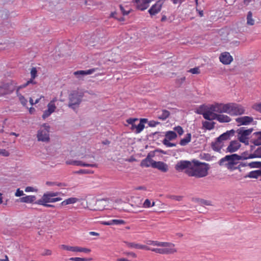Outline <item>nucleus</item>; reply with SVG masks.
<instances>
[{
  "label": "nucleus",
  "mask_w": 261,
  "mask_h": 261,
  "mask_svg": "<svg viewBox=\"0 0 261 261\" xmlns=\"http://www.w3.org/2000/svg\"><path fill=\"white\" fill-rule=\"evenodd\" d=\"M193 164L192 170H186V173L190 176H195L198 178L206 176L208 174L209 169L208 164L200 162L193 160Z\"/></svg>",
  "instance_id": "1"
},
{
  "label": "nucleus",
  "mask_w": 261,
  "mask_h": 261,
  "mask_svg": "<svg viewBox=\"0 0 261 261\" xmlns=\"http://www.w3.org/2000/svg\"><path fill=\"white\" fill-rule=\"evenodd\" d=\"M83 95L79 94L77 91H73L68 96L69 102L68 106L73 109L75 110L77 108L82 101Z\"/></svg>",
  "instance_id": "2"
},
{
  "label": "nucleus",
  "mask_w": 261,
  "mask_h": 261,
  "mask_svg": "<svg viewBox=\"0 0 261 261\" xmlns=\"http://www.w3.org/2000/svg\"><path fill=\"white\" fill-rule=\"evenodd\" d=\"M239 160H241V158L237 154L227 155L219 161V164L220 166L225 164L228 168H231L232 166L237 164L236 161Z\"/></svg>",
  "instance_id": "3"
},
{
  "label": "nucleus",
  "mask_w": 261,
  "mask_h": 261,
  "mask_svg": "<svg viewBox=\"0 0 261 261\" xmlns=\"http://www.w3.org/2000/svg\"><path fill=\"white\" fill-rule=\"evenodd\" d=\"M228 114L230 115H240L245 112L244 107L236 103H228Z\"/></svg>",
  "instance_id": "4"
},
{
  "label": "nucleus",
  "mask_w": 261,
  "mask_h": 261,
  "mask_svg": "<svg viewBox=\"0 0 261 261\" xmlns=\"http://www.w3.org/2000/svg\"><path fill=\"white\" fill-rule=\"evenodd\" d=\"M228 103L223 104L217 103L210 106V112L212 113L211 117H213V114H217V113H226L228 114Z\"/></svg>",
  "instance_id": "5"
},
{
  "label": "nucleus",
  "mask_w": 261,
  "mask_h": 261,
  "mask_svg": "<svg viewBox=\"0 0 261 261\" xmlns=\"http://www.w3.org/2000/svg\"><path fill=\"white\" fill-rule=\"evenodd\" d=\"M193 164V161H180L176 164L175 168L178 171H181L184 169L192 170Z\"/></svg>",
  "instance_id": "6"
},
{
  "label": "nucleus",
  "mask_w": 261,
  "mask_h": 261,
  "mask_svg": "<svg viewBox=\"0 0 261 261\" xmlns=\"http://www.w3.org/2000/svg\"><path fill=\"white\" fill-rule=\"evenodd\" d=\"M252 128L248 129H245L244 127H241L238 129L237 132L238 134V141H244V140L249 139V136L253 132Z\"/></svg>",
  "instance_id": "7"
},
{
  "label": "nucleus",
  "mask_w": 261,
  "mask_h": 261,
  "mask_svg": "<svg viewBox=\"0 0 261 261\" xmlns=\"http://www.w3.org/2000/svg\"><path fill=\"white\" fill-rule=\"evenodd\" d=\"M174 247L171 246L164 248H150L149 250L161 254H173L177 252V249L174 248Z\"/></svg>",
  "instance_id": "8"
},
{
  "label": "nucleus",
  "mask_w": 261,
  "mask_h": 261,
  "mask_svg": "<svg viewBox=\"0 0 261 261\" xmlns=\"http://www.w3.org/2000/svg\"><path fill=\"white\" fill-rule=\"evenodd\" d=\"M196 113L202 115L204 119L207 120H210L211 114H212L210 112V107L202 105L196 110Z\"/></svg>",
  "instance_id": "9"
},
{
  "label": "nucleus",
  "mask_w": 261,
  "mask_h": 261,
  "mask_svg": "<svg viewBox=\"0 0 261 261\" xmlns=\"http://www.w3.org/2000/svg\"><path fill=\"white\" fill-rule=\"evenodd\" d=\"M49 130L47 129H39L37 132L38 141L44 142H48L50 140Z\"/></svg>",
  "instance_id": "10"
},
{
  "label": "nucleus",
  "mask_w": 261,
  "mask_h": 261,
  "mask_svg": "<svg viewBox=\"0 0 261 261\" xmlns=\"http://www.w3.org/2000/svg\"><path fill=\"white\" fill-rule=\"evenodd\" d=\"M152 0H133L137 9L143 11L149 7V4Z\"/></svg>",
  "instance_id": "11"
},
{
  "label": "nucleus",
  "mask_w": 261,
  "mask_h": 261,
  "mask_svg": "<svg viewBox=\"0 0 261 261\" xmlns=\"http://www.w3.org/2000/svg\"><path fill=\"white\" fill-rule=\"evenodd\" d=\"M241 146V143L238 140L231 141L226 148V152L233 153L237 151Z\"/></svg>",
  "instance_id": "12"
},
{
  "label": "nucleus",
  "mask_w": 261,
  "mask_h": 261,
  "mask_svg": "<svg viewBox=\"0 0 261 261\" xmlns=\"http://www.w3.org/2000/svg\"><path fill=\"white\" fill-rule=\"evenodd\" d=\"M37 70L35 67H33L31 71V78L27 81L25 84H22L18 87V90L26 87L30 84H35L36 82L34 81V79L37 76Z\"/></svg>",
  "instance_id": "13"
},
{
  "label": "nucleus",
  "mask_w": 261,
  "mask_h": 261,
  "mask_svg": "<svg viewBox=\"0 0 261 261\" xmlns=\"http://www.w3.org/2000/svg\"><path fill=\"white\" fill-rule=\"evenodd\" d=\"M106 203L107 201L104 199L97 200L95 201V205L90 208L93 211H102L105 208Z\"/></svg>",
  "instance_id": "14"
},
{
  "label": "nucleus",
  "mask_w": 261,
  "mask_h": 261,
  "mask_svg": "<svg viewBox=\"0 0 261 261\" xmlns=\"http://www.w3.org/2000/svg\"><path fill=\"white\" fill-rule=\"evenodd\" d=\"M220 61L224 64H229L233 60L232 56L228 52L222 53L219 57Z\"/></svg>",
  "instance_id": "15"
},
{
  "label": "nucleus",
  "mask_w": 261,
  "mask_h": 261,
  "mask_svg": "<svg viewBox=\"0 0 261 261\" xmlns=\"http://www.w3.org/2000/svg\"><path fill=\"white\" fill-rule=\"evenodd\" d=\"M215 119L221 123L229 122L231 121V118L229 116L223 114H213V117H211L210 120Z\"/></svg>",
  "instance_id": "16"
},
{
  "label": "nucleus",
  "mask_w": 261,
  "mask_h": 261,
  "mask_svg": "<svg viewBox=\"0 0 261 261\" xmlns=\"http://www.w3.org/2000/svg\"><path fill=\"white\" fill-rule=\"evenodd\" d=\"M235 132H236L234 129H231L227 131L217 138V142L221 143L223 141L229 140L231 136L234 135Z\"/></svg>",
  "instance_id": "17"
},
{
  "label": "nucleus",
  "mask_w": 261,
  "mask_h": 261,
  "mask_svg": "<svg viewBox=\"0 0 261 261\" xmlns=\"http://www.w3.org/2000/svg\"><path fill=\"white\" fill-rule=\"evenodd\" d=\"M152 168H156L163 172H166L168 170V166L167 164L161 161L153 162Z\"/></svg>",
  "instance_id": "18"
},
{
  "label": "nucleus",
  "mask_w": 261,
  "mask_h": 261,
  "mask_svg": "<svg viewBox=\"0 0 261 261\" xmlns=\"http://www.w3.org/2000/svg\"><path fill=\"white\" fill-rule=\"evenodd\" d=\"M250 142L255 145L259 146L261 145V131L256 132L252 135L251 137Z\"/></svg>",
  "instance_id": "19"
},
{
  "label": "nucleus",
  "mask_w": 261,
  "mask_h": 261,
  "mask_svg": "<svg viewBox=\"0 0 261 261\" xmlns=\"http://www.w3.org/2000/svg\"><path fill=\"white\" fill-rule=\"evenodd\" d=\"M139 119L137 118H130L127 119L126 121V122L130 125V129L134 132L136 134H139L142 131H138V125H136L135 122L138 121Z\"/></svg>",
  "instance_id": "20"
},
{
  "label": "nucleus",
  "mask_w": 261,
  "mask_h": 261,
  "mask_svg": "<svg viewBox=\"0 0 261 261\" xmlns=\"http://www.w3.org/2000/svg\"><path fill=\"white\" fill-rule=\"evenodd\" d=\"M163 3L161 1H158L156 3L152 5L149 9L148 12L150 15H154L160 11Z\"/></svg>",
  "instance_id": "21"
},
{
  "label": "nucleus",
  "mask_w": 261,
  "mask_h": 261,
  "mask_svg": "<svg viewBox=\"0 0 261 261\" xmlns=\"http://www.w3.org/2000/svg\"><path fill=\"white\" fill-rule=\"evenodd\" d=\"M0 88L4 90L3 92L4 94H9L15 90V87L11 83H9L3 84L0 86Z\"/></svg>",
  "instance_id": "22"
},
{
  "label": "nucleus",
  "mask_w": 261,
  "mask_h": 261,
  "mask_svg": "<svg viewBox=\"0 0 261 261\" xmlns=\"http://www.w3.org/2000/svg\"><path fill=\"white\" fill-rule=\"evenodd\" d=\"M253 118L249 116H244L237 118L236 121L239 125H248L253 121Z\"/></svg>",
  "instance_id": "23"
},
{
  "label": "nucleus",
  "mask_w": 261,
  "mask_h": 261,
  "mask_svg": "<svg viewBox=\"0 0 261 261\" xmlns=\"http://www.w3.org/2000/svg\"><path fill=\"white\" fill-rule=\"evenodd\" d=\"M147 244L150 245H152L153 246L160 247H170L171 246H174V244L171 243L154 241L151 240L147 241Z\"/></svg>",
  "instance_id": "24"
},
{
  "label": "nucleus",
  "mask_w": 261,
  "mask_h": 261,
  "mask_svg": "<svg viewBox=\"0 0 261 261\" xmlns=\"http://www.w3.org/2000/svg\"><path fill=\"white\" fill-rule=\"evenodd\" d=\"M99 37H98L97 34H92L89 37V36L87 37V39L88 40V42L87 43V45L89 46H94L96 45V43L98 42L99 40Z\"/></svg>",
  "instance_id": "25"
},
{
  "label": "nucleus",
  "mask_w": 261,
  "mask_h": 261,
  "mask_svg": "<svg viewBox=\"0 0 261 261\" xmlns=\"http://www.w3.org/2000/svg\"><path fill=\"white\" fill-rule=\"evenodd\" d=\"M36 199V197L35 195H29L25 197L20 198L18 201L23 203H33Z\"/></svg>",
  "instance_id": "26"
},
{
  "label": "nucleus",
  "mask_w": 261,
  "mask_h": 261,
  "mask_svg": "<svg viewBox=\"0 0 261 261\" xmlns=\"http://www.w3.org/2000/svg\"><path fill=\"white\" fill-rule=\"evenodd\" d=\"M40 200H43V203H48L60 201L62 200V198L60 197L53 198L51 197L47 196L46 194H43Z\"/></svg>",
  "instance_id": "27"
},
{
  "label": "nucleus",
  "mask_w": 261,
  "mask_h": 261,
  "mask_svg": "<svg viewBox=\"0 0 261 261\" xmlns=\"http://www.w3.org/2000/svg\"><path fill=\"white\" fill-rule=\"evenodd\" d=\"M125 243L126 244L128 247L130 248H135L139 249H146L147 250H150V248L146 245H140L134 243H129L127 242H125Z\"/></svg>",
  "instance_id": "28"
},
{
  "label": "nucleus",
  "mask_w": 261,
  "mask_h": 261,
  "mask_svg": "<svg viewBox=\"0 0 261 261\" xmlns=\"http://www.w3.org/2000/svg\"><path fill=\"white\" fill-rule=\"evenodd\" d=\"M158 114V118L162 120H166L170 115V112L166 110H162L161 112L159 111Z\"/></svg>",
  "instance_id": "29"
},
{
  "label": "nucleus",
  "mask_w": 261,
  "mask_h": 261,
  "mask_svg": "<svg viewBox=\"0 0 261 261\" xmlns=\"http://www.w3.org/2000/svg\"><path fill=\"white\" fill-rule=\"evenodd\" d=\"M153 162H155L152 159H149V158H146L143 160L141 163L140 166L142 167H149L150 166L152 167V164Z\"/></svg>",
  "instance_id": "30"
},
{
  "label": "nucleus",
  "mask_w": 261,
  "mask_h": 261,
  "mask_svg": "<svg viewBox=\"0 0 261 261\" xmlns=\"http://www.w3.org/2000/svg\"><path fill=\"white\" fill-rule=\"evenodd\" d=\"M259 176H261V170H257L251 171L249 174L245 176V178L249 177L253 178H257ZM261 180V178H260Z\"/></svg>",
  "instance_id": "31"
},
{
  "label": "nucleus",
  "mask_w": 261,
  "mask_h": 261,
  "mask_svg": "<svg viewBox=\"0 0 261 261\" xmlns=\"http://www.w3.org/2000/svg\"><path fill=\"white\" fill-rule=\"evenodd\" d=\"M177 134L173 131H168L166 133L165 135V139L168 141L173 140L177 138Z\"/></svg>",
  "instance_id": "32"
},
{
  "label": "nucleus",
  "mask_w": 261,
  "mask_h": 261,
  "mask_svg": "<svg viewBox=\"0 0 261 261\" xmlns=\"http://www.w3.org/2000/svg\"><path fill=\"white\" fill-rule=\"evenodd\" d=\"M191 134L190 133H188L184 138L180 140L179 144L181 146H186L191 141Z\"/></svg>",
  "instance_id": "33"
},
{
  "label": "nucleus",
  "mask_w": 261,
  "mask_h": 261,
  "mask_svg": "<svg viewBox=\"0 0 261 261\" xmlns=\"http://www.w3.org/2000/svg\"><path fill=\"white\" fill-rule=\"evenodd\" d=\"M78 201H79V199L77 198H74V197H71V198H68V199L64 200L63 201H62L61 203V205L62 206L66 205H68L69 204L74 203Z\"/></svg>",
  "instance_id": "34"
},
{
  "label": "nucleus",
  "mask_w": 261,
  "mask_h": 261,
  "mask_svg": "<svg viewBox=\"0 0 261 261\" xmlns=\"http://www.w3.org/2000/svg\"><path fill=\"white\" fill-rule=\"evenodd\" d=\"M126 222L121 219H115V230L117 231H121L122 229L119 228L120 225H125Z\"/></svg>",
  "instance_id": "35"
},
{
  "label": "nucleus",
  "mask_w": 261,
  "mask_h": 261,
  "mask_svg": "<svg viewBox=\"0 0 261 261\" xmlns=\"http://www.w3.org/2000/svg\"><path fill=\"white\" fill-rule=\"evenodd\" d=\"M84 5L87 6L88 9H95V7L97 4L94 3L92 0H88L84 1Z\"/></svg>",
  "instance_id": "36"
},
{
  "label": "nucleus",
  "mask_w": 261,
  "mask_h": 261,
  "mask_svg": "<svg viewBox=\"0 0 261 261\" xmlns=\"http://www.w3.org/2000/svg\"><path fill=\"white\" fill-rule=\"evenodd\" d=\"M250 158H261V146L258 147L253 153L250 154Z\"/></svg>",
  "instance_id": "37"
},
{
  "label": "nucleus",
  "mask_w": 261,
  "mask_h": 261,
  "mask_svg": "<svg viewBox=\"0 0 261 261\" xmlns=\"http://www.w3.org/2000/svg\"><path fill=\"white\" fill-rule=\"evenodd\" d=\"M215 122H214L204 121L202 123L203 127L208 130L213 129L215 127Z\"/></svg>",
  "instance_id": "38"
},
{
  "label": "nucleus",
  "mask_w": 261,
  "mask_h": 261,
  "mask_svg": "<svg viewBox=\"0 0 261 261\" xmlns=\"http://www.w3.org/2000/svg\"><path fill=\"white\" fill-rule=\"evenodd\" d=\"M148 122V119L146 118H141L140 119V123L138 124V131H142L145 127L144 123Z\"/></svg>",
  "instance_id": "39"
},
{
  "label": "nucleus",
  "mask_w": 261,
  "mask_h": 261,
  "mask_svg": "<svg viewBox=\"0 0 261 261\" xmlns=\"http://www.w3.org/2000/svg\"><path fill=\"white\" fill-rule=\"evenodd\" d=\"M75 166H81L84 167H97V165L96 164H87L83 163L81 161H76Z\"/></svg>",
  "instance_id": "40"
},
{
  "label": "nucleus",
  "mask_w": 261,
  "mask_h": 261,
  "mask_svg": "<svg viewBox=\"0 0 261 261\" xmlns=\"http://www.w3.org/2000/svg\"><path fill=\"white\" fill-rule=\"evenodd\" d=\"M94 71V69H89V70H79V71L74 72V74L75 75H77L79 74L82 75H87V74H90L92 73Z\"/></svg>",
  "instance_id": "41"
},
{
  "label": "nucleus",
  "mask_w": 261,
  "mask_h": 261,
  "mask_svg": "<svg viewBox=\"0 0 261 261\" xmlns=\"http://www.w3.org/2000/svg\"><path fill=\"white\" fill-rule=\"evenodd\" d=\"M221 143V142H218L217 139H216V141L215 143H212V147L214 150L220 152L222 146L219 145V144Z\"/></svg>",
  "instance_id": "42"
},
{
  "label": "nucleus",
  "mask_w": 261,
  "mask_h": 261,
  "mask_svg": "<svg viewBox=\"0 0 261 261\" xmlns=\"http://www.w3.org/2000/svg\"><path fill=\"white\" fill-rule=\"evenodd\" d=\"M219 34L221 36V39L224 40H228V38L227 37L228 33L226 30L222 29V30H220Z\"/></svg>",
  "instance_id": "43"
},
{
  "label": "nucleus",
  "mask_w": 261,
  "mask_h": 261,
  "mask_svg": "<svg viewBox=\"0 0 261 261\" xmlns=\"http://www.w3.org/2000/svg\"><path fill=\"white\" fill-rule=\"evenodd\" d=\"M247 22L246 24L248 25H253L255 24V22L258 23L259 19L257 20L254 19L252 17H246Z\"/></svg>",
  "instance_id": "44"
},
{
  "label": "nucleus",
  "mask_w": 261,
  "mask_h": 261,
  "mask_svg": "<svg viewBox=\"0 0 261 261\" xmlns=\"http://www.w3.org/2000/svg\"><path fill=\"white\" fill-rule=\"evenodd\" d=\"M61 248L64 250L75 252L76 246H70L66 245H61Z\"/></svg>",
  "instance_id": "45"
},
{
  "label": "nucleus",
  "mask_w": 261,
  "mask_h": 261,
  "mask_svg": "<svg viewBox=\"0 0 261 261\" xmlns=\"http://www.w3.org/2000/svg\"><path fill=\"white\" fill-rule=\"evenodd\" d=\"M19 89H17V96L19 97V101L20 102H21V103L23 106H25L27 103V100L25 98V97L22 96V95H21L20 94H18V90Z\"/></svg>",
  "instance_id": "46"
},
{
  "label": "nucleus",
  "mask_w": 261,
  "mask_h": 261,
  "mask_svg": "<svg viewBox=\"0 0 261 261\" xmlns=\"http://www.w3.org/2000/svg\"><path fill=\"white\" fill-rule=\"evenodd\" d=\"M34 203L39 204V205H42L44 206L48 207H54L55 205L52 204H47V203H43V200L39 199L36 201L34 202Z\"/></svg>",
  "instance_id": "47"
},
{
  "label": "nucleus",
  "mask_w": 261,
  "mask_h": 261,
  "mask_svg": "<svg viewBox=\"0 0 261 261\" xmlns=\"http://www.w3.org/2000/svg\"><path fill=\"white\" fill-rule=\"evenodd\" d=\"M90 251L91 250L90 249L76 246L75 252H85L86 253H88L90 252Z\"/></svg>",
  "instance_id": "48"
},
{
  "label": "nucleus",
  "mask_w": 261,
  "mask_h": 261,
  "mask_svg": "<svg viewBox=\"0 0 261 261\" xmlns=\"http://www.w3.org/2000/svg\"><path fill=\"white\" fill-rule=\"evenodd\" d=\"M250 168H261V162H252L248 164Z\"/></svg>",
  "instance_id": "49"
},
{
  "label": "nucleus",
  "mask_w": 261,
  "mask_h": 261,
  "mask_svg": "<svg viewBox=\"0 0 261 261\" xmlns=\"http://www.w3.org/2000/svg\"><path fill=\"white\" fill-rule=\"evenodd\" d=\"M92 259L91 258H81V257H71L69 258L70 260L72 261H88L91 260Z\"/></svg>",
  "instance_id": "50"
},
{
  "label": "nucleus",
  "mask_w": 261,
  "mask_h": 261,
  "mask_svg": "<svg viewBox=\"0 0 261 261\" xmlns=\"http://www.w3.org/2000/svg\"><path fill=\"white\" fill-rule=\"evenodd\" d=\"M47 109L48 110V111L49 112H51V113H53L54 112H55L56 109V106H55V103H52V102H49L48 105H47Z\"/></svg>",
  "instance_id": "51"
},
{
  "label": "nucleus",
  "mask_w": 261,
  "mask_h": 261,
  "mask_svg": "<svg viewBox=\"0 0 261 261\" xmlns=\"http://www.w3.org/2000/svg\"><path fill=\"white\" fill-rule=\"evenodd\" d=\"M115 202L118 203V208L122 210L124 208L123 205L125 204V202L122 201L121 199H118L115 200Z\"/></svg>",
  "instance_id": "52"
},
{
  "label": "nucleus",
  "mask_w": 261,
  "mask_h": 261,
  "mask_svg": "<svg viewBox=\"0 0 261 261\" xmlns=\"http://www.w3.org/2000/svg\"><path fill=\"white\" fill-rule=\"evenodd\" d=\"M162 142L163 144L167 147H174L176 145L175 143H171L169 141H168L166 139H164Z\"/></svg>",
  "instance_id": "53"
},
{
  "label": "nucleus",
  "mask_w": 261,
  "mask_h": 261,
  "mask_svg": "<svg viewBox=\"0 0 261 261\" xmlns=\"http://www.w3.org/2000/svg\"><path fill=\"white\" fill-rule=\"evenodd\" d=\"M239 156L241 158V160L251 159L250 157V154H248L247 151L243 152L240 155H239Z\"/></svg>",
  "instance_id": "54"
},
{
  "label": "nucleus",
  "mask_w": 261,
  "mask_h": 261,
  "mask_svg": "<svg viewBox=\"0 0 261 261\" xmlns=\"http://www.w3.org/2000/svg\"><path fill=\"white\" fill-rule=\"evenodd\" d=\"M119 7H120V10L123 15H128L131 11L130 9H128V10H125L121 5H120Z\"/></svg>",
  "instance_id": "55"
},
{
  "label": "nucleus",
  "mask_w": 261,
  "mask_h": 261,
  "mask_svg": "<svg viewBox=\"0 0 261 261\" xmlns=\"http://www.w3.org/2000/svg\"><path fill=\"white\" fill-rule=\"evenodd\" d=\"M174 130H175L179 135H181L184 133V130L180 126H177L174 128Z\"/></svg>",
  "instance_id": "56"
},
{
  "label": "nucleus",
  "mask_w": 261,
  "mask_h": 261,
  "mask_svg": "<svg viewBox=\"0 0 261 261\" xmlns=\"http://www.w3.org/2000/svg\"><path fill=\"white\" fill-rule=\"evenodd\" d=\"M76 173L78 174H91L93 173V171L86 169H81L79 171H77Z\"/></svg>",
  "instance_id": "57"
},
{
  "label": "nucleus",
  "mask_w": 261,
  "mask_h": 261,
  "mask_svg": "<svg viewBox=\"0 0 261 261\" xmlns=\"http://www.w3.org/2000/svg\"><path fill=\"white\" fill-rule=\"evenodd\" d=\"M189 72L192 73V74H198L200 73V70L198 67H195L190 69L189 70Z\"/></svg>",
  "instance_id": "58"
},
{
  "label": "nucleus",
  "mask_w": 261,
  "mask_h": 261,
  "mask_svg": "<svg viewBox=\"0 0 261 261\" xmlns=\"http://www.w3.org/2000/svg\"><path fill=\"white\" fill-rule=\"evenodd\" d=\"M51 114V112H49L48 109L44 111L42 117L43 119H45V118L49 116Z\"/></svg>",
  "instance_id": "59"
},
{
  "label": "nucleus",
  "mask_w": 261,
  "mask_h": 261,
  "mask_svg": "<svg viewBox=\"0 0 261 261\" xmlns=\"http://www.w3.org/2000/svg\"><path fill=\"white\" fill-rule=\"evenodd\" d=\"M0 154L4 156H8L10 153L6 149H0Z\"/></svg>",
  "instance_id": "60"
},
{
  "label": "nucleus",
  "mask_w": 261,
  "mask_h": 261,
  "mask_svg": "<svg viewBox=\"0 0 261 261\" xmlns=\"http://www.w3.org/2000/svg\"><path fill=\"white\" fill-rule=\"evenodd\" d=\"M160 124L159 122L154 120H151L148 122V124L150 127H155L157 124Z\"/></svg>",
  "instance_id": "61"
},
{
  "label": "nucleus",
  "mask_w": 261,
  "mask_h": 261,
  "mask_svg": "<svg viewBox=\"0 0 261 261\" xmlns=\"http://www.w3.org/2000/svg\"><path fill=\"white\" fill-rule=\"evenodd\" d=\"M143 206L144 207H151V202L150 201L147 199L145 200L144 203H143Z\"/></svg>",
  "instance_id": "62"
},
{
  "label": "nucleus",
  "mask_w": 261,
  "mask_h": 261,
  "mask_svg": "<svg viewBox=\"0 0 261 261\" xmlns=\"http://www.w3.org/2000/svg\"><path fill=\"white\" fill-rule=\"evenodd\" d=\"M24 195L23 191L20 190L19 189H17L16 192H15V195L16 197H20Z\"/></svg>",
  "instance_id": "63"
},
{
  "label": "nucleus",
  "mask_w": 261,
  "mask_h": 261,
  "mask_svg": "<svg viewBox=\"0 0 261 261\" xmlns=\"http://www.w3.org/2000/svg\"><path fill=\"white\" fill-rule=\"evenodd\" d=\"M253 108L256 111L261 113V103L254 105Z\"/></svg>",
  "instance_id": "64"
}]
</instances>
